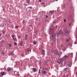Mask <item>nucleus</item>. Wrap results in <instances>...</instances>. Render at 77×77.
Instances as JSON below:
<instances>
[{
  "label": "nucleus",
  "instance_id": "nucleus-1",
  "mask_svg": "<svg viewBox=\"0 0 77 77\" xmlns=\"http://www.w3.org/2000/svg\"><path fill=\"white\" fill-rule=\"evenodd\" d=\"M63 35L67 36V35L69 34V31L68 30H65L64 31Z\"/></svg>",
  "mask_w": 77,
  "mask_h": 77
},
{
  "label": "nucleus",
  "instance_id": "nucleus-2",
  "mask_svg": "<svg viewBox=\"0 0 77 77\" xmlns=\"http://www.w3.org/2000/svg\"><path fill=\"white\" fill-rule=\"evenodd\" d=\"M62 62H63V60H59L58 61V63H59L60 66H62Z\"/></svg>",
  "mask_w": 77,
  "mask_h": 77
},
{
  "label": "nucleus",
  "instance_id": "nucleus-3",
  "mask_svg": "<svg viewBox=\"0 0 77 77\" xmlns=\"http://www.w3.org/2000/svg\"><path fill=\"white\" fill-rule=\"evenodd\" d=\"M14 73L15 75H17V76H19L20 75V74H19V72H17L16 71H14Z\"/></svg>",
  "mask_w": 77,
  "mask_h": 77
},
{
  "label": "nucleus",
  "instance_id": "nucleus-4",
  "mask_svg": "<svg viewBox=\"0 0 77 77\" xmlns=\"http://www.w3.org/2000/svg\"><path fill=\"white\" fill-rule=\"evenodd\" d=\"M54 53L55 54H57V55H59V53L58 52V51H54Z\"/></svg>",
  "mask_w": 77,
  "mask_h": 77
},
{
  "label": "nucleus",
  "instance_id": "nucleus-5",
  "mask_svg": "<svg viewBox=\"0 0 77 77\" xmlns=\"http://www.w3.org/2000/svg\"><path fill=\"white\" fill-rule=\"evenodd\" d=\"M50 30H54V26H52L51 28L50 29Z\"/></svg>",
  "mask_w": 77,
  "mask_h": 77
},
{
  "label": "nucleus",
  "instance_id": "nucleus-6",
  "mask_svg": "<svg viewBox=\"0 0 77 77\" xmlns=\"http://www.w3.org/2000/svg\"><path fill=\"white\" fill-rule=\"evenodd\" d=\"M32 7H29L28 8H27V10L29 11H31V10H32Z\"/></svg>",
  "mask_w": 77,
  "mask_h": 77
},
{
  "label": "nucleus",
  "instance_id": "nucleus-7",
  "mask_svg": "<svg viewBox=\"0 0 77 77\" xmlns=\"http://www.w3.org/2000/svg\"><path fill=\"white\" fill-rule=\"evenodd\" d=\"M28 38V35H26L25 36V38H24V40H27Z\"/></svg>",
  "mask_w": 77,
  "mask_h": 77
},
{
  "label": "nucleus",
  "instance_id": "nucleus-8",
  "mask_svg": "<svg viewBox=\"0 0 77 77\" xmlns=\"http://www.w3.org/2000/svg\"><path fill=\"white\" fill-rule=\"evenodd\" d=\"M68 57H69V55L67 56L65 55V56L63 58V59L65 60L66 59V58H68Z\"/></svg>",
  "mask_w": 77,
  "mask_h": 77
},
{
  "label": "nucleus",
  "instance_id": "nucleus-9",
  "mask_svg": "<svg viewBox=\"0 0 77 77\" xmlns=\"http://www.w3.org/2000/svg\"><path fill=\"white\" fill-rule=\"evenodd\" d=\"M52 37L53 38H55L56 37V34L53 33V34H52Z\"/></svg>",
  "mask_w": 77,
  "mask_h": 77
},
{
  "label": "nucleus",
  "instance_id": "nucleus-10",
  "mask_svg": "<svg viewBox=\"0 0 77 77\" xmlns=\"http://www.w3.org/2000/svg\"><path fill=\"white\" fill-rule=\"evenodd\" d=\"M54 13V11H50L49 12V14L50 15V14H53Z\"/></svg>",
  "mask_w": 77,
  "mask_h": 77
},
{
  "label": "nucleus",
  "instance_id": "nucleus-11",
  "mask_svg": "<svg viewBox=\"0 0 77 77\" xmlns=\"http://www.w3.org/2000/svg\"><path fill=\"white\" fill-rule=\"evenodd\" d=\"M11 70V68L10 67H8L7 69V71H10Z\"/></svg>",
  "mask_w": 77,
  "mask_h": 77
},
{
  "label": "nucleus",
  "instance_id": "nucleus-12",
  "mask_svg": "<svg viewBox=\"0 0 77 77\" xmlns=\"http://www.w3.org/2000/svg\"><path fill=\"white\" fill-rule=\"evenodd\" d=\"M30 1V0H26V2L27 4H29Z\"/></svg>",
  "mask_w": 77,
  "mask_h": 77
},
{
  "label": "nucleus",
  "instance_id": "nucleus-13",
  "mask_svg": "<svg viewBox=\"0 0 77 77\" xmlns=\"http://www.w3.org/2000/svg\"><path fill=\"white\" fill-rule=\"evenodd\" d=\"M46 73H47V72L45 71H43L42 72V73L43 74H45Z\"/></svg>",
  "mask_w": 77,
  "mask_h": 77
},
{
  "label": "nucleus",
  "instance_id": "nucleus-14",
  "mask_svg": "<svg viewBox=\"0 0 77 77\" xmlns=\"http://www.w3.org/2000/svg\"><path fill=\"white\" fill-rule=\"evenodd\" d=\"M42 53L43 54H44V53H45V51H44V50H43L42 52Z\"/></svg>",
  "mask_w": 77,
  "mask_h": 77
},
{
  "label": "nucleus",
  "instance_id": "nucleus-15",
  "mask_svg": "<svg viewBox=\"0 0 77 77\" xmlns=\"http://www.w3.org/2000/svg\"><path fill=\"white\" fill-rule=\"evenodd\" d=\"M13 39V40H14V41L17 42V38H14Z\"/></svg>",
  "mask_w": 77,
  "mask_h": 77
},
{
  "label": "nucleus",
  "instance_id": "nucleus-16",
  "mask_svg": "<svg viewBox=\"0 0 77 77\" xmlns=\"http://www.w3.org/2000/svg\"><path fill=\"white\" fill-rule=\"evenodd\" d=\"M68 70V69L67 68H65L64 69L63 71H67Z\"/></svg>",
  "mask_w": 77,
  "mask_h": 77
},
{
  "label": "nucleus",
  "instance_id": "nucleus-17",
  "mask_svg": "<svg viewBox=\"0 0 77 77\" xmlns=\"http://www.w3.org/2000/svg\"><path fill=\"white\" fill-rule=\"evenodd\" d=\"M23 44V42H20V45L21 46H22Z\"/></svg>",
  "mask_w": 77,
  "mask_h": 77
},
{
  "label": "nucleus",
  "instance_id": "nucleus-18",
  "mask_svg": "<svg viewBox=\"0 0 77 77\" xmlns=\"http://www.w3.org/2000/svg\"><path fill=\"white\" fill-rule=\"evenodd\" d=\"M32 69L34 72H35V71L36 70V68H33Z\"/></svg>",
  "mask_w": 77,
  "mask_h": 77
},
{
  "label": "nucleus",
  "instance_id": "nucleus-19",
  "mask_svg": "<svg viewBox=\"0 0 77 77\" xmlns=\"http://www.w3.org/2000/svg\"><path fill=\"white\" fill-rule=\"evenodd\" d=\"M11 37L13 39L14 38H15V35H11Z\"/></svg>",
  "mask_w": 77,
  "mask_h": 77
},
{
  "label": "nucleus",
  "instance_id": "nucleus-20",
  "mask_svg": "<svg viewBox=\"0 0 77 77\" xmlns=\"http://www.w3.org/2000/svg\"><path fill=\"white\" fill-rule=\"evenodd\" d=\"M2 75H5V72H3L2 73Z\"/></svg>",
  "mask_w": 77,
  "mask_h": 77
},
{
  "label": "nucleus",
  "instance_id": "nucleus-21",
  "mask_svg": "<svg viewBox=\"0 0 77 77\" xmlns=\"http://www.w3.org/2000/svg\"><path fill=\"white\" fill-rule=\"evenodd\" d=\"M11 55H14V53L13 52H11Z\"/></svg>",
  "mask_w": 77,
  "mask_h": 77
},
{
  "label": "nucleus",
  "instance_id": "nucleus-22",
  "mask_svg": "<svg viewBox=\"0 0 77 77\" xmlns=\"http://www.w3.org/2000/svg\"><path fill=\"white\" fill-rule=\"evenodd\" d=\"M8 45L9 46V47H11V44H8Z\"/></svg>",
  "mask_w": 77,
  "mask_h": 77
},
{
  "label": "nucleus",
  "instance_id": "nucleus-23",
  "mask_svg": "<svg viewBox=\"0 0 77 77\" xmlns=\"http://www.w3.org/2000/svg\"><path fill=\"white\" fill-rule=\"evenodd\" d=\"M39 73H41V69H39L38 71Z\"/></svg>",
  "mask_w": 77,
  "mask_h": 77
},
{
  "label": "nucleus",
  "instance_id": "nucleus-24",
  "mask_svg": "<svg viewBox=\"0 0 77 77\" xmlns=\"http://www.w3.org/2000/svg\"><path fill=\"white\" fill-rule=\"evenodd\" d=\"M69 41V39H67L66 40V42H68Z\"/></svg>",
  "mask_w": 77,
  "mask_h": 77
},
{
  "label": "nucleus",
  "instance_id": "nucleus-25",
  "mask_svg": "<svg viewBox=\"0 0 77 77\" xmlns=\"http://www.w3.org/2000/svg\"><path fill=\"white\" fill-rule=\"evenodd\" d=\"M14 45H17V43L15 42L14 43Z\"/></svg>",
  "mask_w": 77,
  "mask_h": 77
},
{
  "label": "nucleus",
  "instance_id": "nucleus-26",
  "mask_svg": "<svg viewBox=\"0 0 77 77\" xmlns=\"http://www.w3.org/2000/svg\"><path fill=\"white\" fill-rule=\"evenodd\" d=\"M33 44H36V42H33Z\"/></svg>",
  "mask_w": 77,
  "mask_h": 77
},
{
  "label": "nucleus",
  "instance_id": "nucleus-27",
  "mask_svg": "<svg viewBox=\"0 0 77 77\" xmlns=\"http://www.w3.org/2000/svg\"><path fill=\"white\" fill-rule=\"evenodd\" d=\"M41 4H42V5H44L45 4V3H44V2H42L41 3Z\"/></svg>",
  "mask_w": 77,
  "mask_h": 77
},
{
  "label": "nucleus",
  "instance_id": "nucleus-28",
  "mask_svg": "<svg viewBox=\"0 0 77 77\" xmlns=\"http://www.w3.org/2000/svg\"><path fill=\"white\" fill-rule=\"evenodd\" d=\"M18 26H16L15 27V28H18Z\"/></svg>",
  "mask_w": 77,
  "mask_h": 77
},
{
  "label": "nucleus",
  "instance_id": "nucleus-29",
  "mask_svg": "<svg viewBox=\"0 0 77 77\" xmlns=\"http://www.w3.org/2000/svg\"><path fill=\"white\" fill-rule=\"evenodd\" d=\"M64 23H65L66 22V19H65L64 20Z\"/></svg>",
  "mask_w": 77,
  "mask_h": 77
},
{
  "label": "nucleus",
  "instance_id": "nucleus-30",
  "mask_svg": "<svg viewBox=\"0 0 77 77\" xmlns=\"http://www.w3.org/2000/svg\"><path fill=\"white\" fill-rule=\"evenodd\" d=\"M2 33L3 34H5V32L4 31L3 32H2Z\"/></svg>",
  "mask_w": 77,
  "mask_h": 77
},
{
  "label": "nucleus",
  "instance_id": "nucleus-31",
  "mask_svg": "<svg viewBox=\"0 0 77 77\" xmlns=\"http://www.w3.org/2000/svg\"><path fill=\"white\" fill-rule=\"evenodd\" d=\"M42 2V0H39V2Z\"/></svg>",
  "mask_w": 77,
  "mask_h": 77
},
{
  "label": "nucleus",
  "instance_id": "nucleus-32",
  "mask_svg": "<svg viewBox=\"0 0 77 77\" xmlns=\"http://www.w3.org/2000/svg\"><path fill=\"white\" fill-rule=\"evenodd\" d=\"M46 18H48V16L47 15H46Z\"/></svg>",
  "mask_w": 77,
  "mask_h": 77
},
{
  "label": "nucleus",
  "instance_id": "nucleus-33",
  "mask_svg": "<svg viewBox=\"0 0 77 77\" xmlns=\"http://www.w3.org/2000/svg\"><path fill=\"white\" fill-rule=\"evenodd\" d=\"M56 22V21L54 22H53L54 24V23H55Z\"/></svg>",
  "mask_w": 77,
  "mask_h": 77
},
{
  "label": "nucleus",
  "instance_id": "nucleus-34",
  "mask_svg": "<svg viewBox=\"0 0 77 77\" xmlns=\"http://www.w3.org/2000/svg\"><path fill=\"white\" fill-rule=\"evenodd\" d=\"M19 38L20 39V38H21V36H19Z\"/></svg>",
  "mask_w": 77,
  "mask_h": 77
},
{
  "label": "nucleus",
  "instance_id": "nucleus-35",
  "mask_svg": "<svg viewBox=\"0 0 77 77\" xmlns=\"http://www.w3.org/2000/svg\"><path fill=\"white\" fill-rule=\"evenodd\" d=\"M58 34H60V32H59V33H58Z\"/></svg>",
  "mask_w": 77,
  "mask_h": 77
},
{
  "label": "nucleus",
  "instance_id": "nucleus-36",
  "mask_svg": "<svg viewBox=\"0 0 77 77\" xmlns=\"http://www.w3.org/2000/svg\"><path fill=\"white\" fill-rule=\"evenodd\" d=\"M1 44H2V43H0V46H1V45H1Z\"/></svg>",
  "mask_w": 77,
  "mask_h": 77
},
{
  "label": "nucleus",
  "instance_id": "nucleus-37",
  "mask_svg": "<svg viewBox=\"0 0 77 77\" xmlns=\"http://www.w3.org/2000/svg\"><path fill=\"white\" fill-rule=\"evenodd\" d=\"M27 51L29 52V50H27Z\"/></svg>",
  "mask_w": 77,
  "mask_h": 77
},
{
  "label": "nucleus",
  "instance_id": "nucleus-38",
  "mask_svg": "<svg viewBox=\"0 0 77 77\" xmlns=\"http://www.w3.org/2000/svg\"><path fill=\"white\" fill-rule=\"evenodd\" d=\"M45 64H46V65H47V64H46V63H45L44 64L45 65Z\"/></svg>",
  "mask_w": 77,
  "mask_h": 77
},
{
  "label": "nucleus",
  "instance_id": "nucleus-39",
  "mask_svg": "<svg viewBox=\"0 0 77 77\" xmlns=\"http://www.w3.org/2000/svg\"><path fill=\"white\" fill-rule=\"evenodd\" d=\"M1 35H2V34L0 33V36H1Z\"/></svg>",
  "mask_w": 77,
  "mask_h": 77
},
{
  "label": "nucleus",
  "instance_id": "nucleus-40",
  "mask_svg": "<svg viewBox=\"0 0 77 77\" xmlns=\"http://www.w3.org/2000/svg\"><path fill=\"white\" fill-rule=\"evenodd\" d=\"M57 26H56V28H57Z\"/></svg>",
  "mask_w": 77,
  "mask_h": 77
},
{
  "label": "nucleus",
  "instance_id": "nucleus-41",
  "mask_svg": "<svg viewBox=\"0 0 77 77\" xmlns=\"http://www.w3.org/2000/svg\"><path fill=\"white\" fill-rule=\"evenodd\" d=\"M66 77V76H63V77Z\"/></svg>",
  "mask_w": 77,
  "mask_h": 77
},
{
  "label": "nucleus",
  "instance_id": "nucleus-42",
  "mask_svg": "<svg viewBox=\"0 0 77 77\" xmlns=\"http://www.w3.org/2000/svg\"><path fill=\"white\" fill-rule=\"evenodd\" d=\"M23 77H26V76H24Z\"/></svg>",
  "mask_w": 77,
  "mask_h": 77
},
{
  "label": "nucleus",
  "instance_id": "nucleus-43",
  "mask_svg": "<svg viewBox=\"0 0 77 77\" xmlns=\"http://www.w3.org/2000/svg\"><path fill=\"white\" fill-rule=\"evenodd\" d=\"M76 74L77 75V72L76 73Z\"/></svg>",
  "mask_w": 77,
  "mask_h": 77
},
{
  "label": "nucleus",
  "instance_id": "nucleus-44",
  "mask_svg": "<svg viewBox=\"0 0 77 77\" xmlns=\"http://www.w3.org/2000/svg\"><path fill=\"white\" fill-rule=\"evenodd\" d=\"M7 21H8V22H9V21H8V20H7Z\"/></svg>",
  "mask_w": 77,
  "mask_h": 77
},
{
  "label": "nucleus",
  "instance_id": "nucleus-45",
  "mask_svg": "<svg viewBox=\"0 0 77 77\" xmlns=\"http://www.w3.org/2000/svg\"><path fill=\"white\" fill-rule=\"evenodd\" d=\"M56 1H57V0H56Z\"/></svg>",
  "mask_w": 77,
  "mask_h": 77
},
{
  "label": "nucleus",
  "instance_id": "nucleus-46",
  "mask_svg": "<svg viewBox=\"0 0 77 77\" xmlns=\"http://www.w3.org/2000/svg\"><path fill=\"white\" fill-rule=\"evenodd\" d=\"M24 23H23V24Z\"/></svg>",
  "mask_w": 77,
  "mask_h": 77
},
{
  "label": "nucleus",
  "instance_id": "nucleus-47",
  "mask_svg": "<svg viewBox=\"0 0 77 77\" xmlns=\"http://www.w3.org/2000/svg\"><path fill=\"white\" fill-rule=\"evenodd\" d=\"M28 54H29V53H28Z\"/></svg>",
  "mask_w": 77,
  "mask_h": 77
},
{
  "label": "nucleus",
  "instance_id": "nucleus-48",
  "mask_svg": "<svg viewBox=\"0 0 77 77\" xmlns=\"http://www.w3.org/2000/svg\"><path fill=\"white\" fill-rule=\"evenodd\" d=\"M0 40H1V39H0Z\"/></svg>",
  "mask_w": 77,
  "mask_h": 77
}]
</instances>
